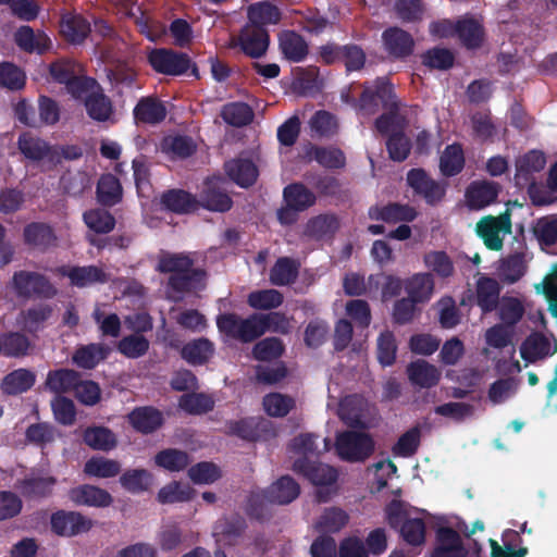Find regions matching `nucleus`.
Instances as JSON below:
<instances>
[{
    "label": "nucleus",
    "instance_id": "1",
    "mask_svg": "<svg viewBox=\"0 0 557 557\" xmlns=\"http://www.w3.org/2000/svg\"><path fill=\"white\" fill-rule=\"evenodd\" d=\"M11 288L20 299H52L58 289L50 278L36 271H15L10 282Z\"/></svg>",
    "mask_w": 557,
    "mask_h": 557
},
{
    "label": "nucleus",
    "instance_id": "2",
    "mask_svg": "<svg viewBox=\"0 0 557 557\" xmlns=\"http://www.w3.org/2000/svg\"><path fill=\"white\" fill-rule=\"evenodd\" d=\"M220 333L242 343H252L264 334L259 313L243 319L235 313H222L216 319Z\"/></svg>",
    "mask_w": 557,
    "mask_h": 557
},
{
    "label": "nucleus",
    "instance_id": "3",
    "mask_svg": "<svg viewBox=\"0 0 557 557\" xmlns=\"http://www.w3.org/2000/svg\"><path fill=\"white\" fill-rule=\"evenodd\" d=\"M334 447L343 461L363 462L373 454L375 443L368 433L348 430L336 435Z\"/></svg>",
    "mask_w": 557,
    "mask_h": 557
},
{
    "label": "nucleus",
    "instance_id": "4",
    "mask_svg": "<svg viewBox=\"0 0 557 557\" xmlns=\"http://www.w3.org/2000/svg\"><path fill=\"white\" fill-rule=\"evenodd\" d=\"M147 60L157 73L180 76L187 73L190 69V74L196 78L199 77L197 65L191 62V59L185 52L166 48H154L148 53Z\"/></svg>",
    "mask_w": 557,
    "mask_h": 557
},
{
    "label": "nucleus",
    "instance_id": "5",
    "mask_svg": "<svg viewBox=\"0 0 557 557\" xmlns=\"http://www.w3.org/2000/svg\"><path fill=\"white\" fill-rule=\"evenodd\" d=\"M17 149L25 159L32 162L46 160L51 165L60 164L58 147L51 146L48 141L32 132L26 131L20 134L17 138Z\"/></svg>",
    "mask_w": 557,
    "mask_h": 557
},
{
    "label": "nucleus",
    "instance_id": "6",
    "mask_svg": "<svg viewBox=\"0 0 557 557\" xmlns=\"http://www.w3.org/2000/svg\"><path fill=\"white\" fill-rule=\"evenodd\" d=\"M94 521L78 511L60 509L50 517V529L63 537H73L89 532Z\"/></svg>",
    "mask_w": 557,
    "mask_h": 557
},
{
    "label": "nucleus",
    "instance_id": "7",
    "mask_svg": "<svg viewBox=\"0 0 557 557\" xmlns=\"http://www.w3.org/2000/svg\"><path fill=\"white\" fill-rule=\"evenodd\" d=\"M475 231L487 249L498 251L504 245L500 234L511 233L510 213L506 211L498 216H484L476 223Z\"/></svg>",
    "mask_w": 557,
    "mask_h": 557
},
{
    "label": "nucleus",
    "instance_id": "8",
    "mask_svg": "<svg viewBox=\"0 0 557 557\" xmlns=\"http://www.w3.org/2000/svg\"><path fill=\"white\" fill-rule=\"evenodd\" d=\"M270 44V36L265 27L259 25H245L231 47L239 46L242 51L252 59H259L265 54Z\"/></svg>",
    "mask_w": 557,
    "mask_h": 557
},
{
    "label": "nucleus",
    "instance_id": "9",
    "mask_svg": "<svg viewBox=\"0 0 557 557\" xmlns=\"http://www.w3.org/2000/svg\"><path fill=\"white\" fill-rule=\"evenodd\" d=\"M407 183L430 206L438 203L446 195L445 185L431 178L423 169H411L407 174Z\"/></svg>",
    "mask_w": 557,
    "mask_h": 557
},
{
    "label": "nucleus",
    "instance_id": "10",
    "mask_svg": "<svg viewBox=\"0 0 557 557\" xmlns=\"http://www.w3.org/2000/svg\"><path fill=\"white\" fill-rule=\"evenodd\" d=\"M293 470L304 475L317 486L332 485L337 481V470L329 465L311 461L308 457H299L294 461Z\"/></svg>",
    "mask_w": 557,
    "mask_h": 557
},
{
    "label": "nucleus",
    "instance_id": "11",
    "mask_svg": "<svg viewBox=\"0 0 557 557\" xmlns=\"http://www.w3.org/2000/svg\"><path fill=\"white\" fill-rule=\"evenodd\" d=\"M384 50L393 60H405L413 53L414 39L405 29L391 26L382 33Z\"/></svg>",
    "mask_w": 557,
    "mask_h": 557
},
{
    "label": "nucleus",
    "instance_id": "12",
    "mask_svg": "<svg viewBox=\"0 0 557 557\" xmlns=\"http://www.w3.org/2000/svg\"><path fill=\"white\" fill-rule=\"evenodd\" d=\"M58 483L52 475H26L17 480L15 487L26 500L40 502L50 498Z\"/></svg>",
    "mask_w": 557,
    "mask_h": 557
},
{
    "label": "nucleus",
    "instance_id": "13",
    "mask_svg": "<svg viewBox=\"0 0 557 557\" xmlns=\"http://www.w3.org/2000/svg\"><path fill=\"white\" fill-rule=\"evenodd\" d=\"M221 178H207L199 195V208L212 212H227L233 207V199L219 185Z\"/></svg>",
    "mask_w": 557,
    "mask_h": 557
},
{
    "label": "nucleus",
    "instance_id": "14",
    "mask_svg": "<svg viewBox=\"0 0 557 557\" xmlns=\"http://www.w3.org/2000/svg\"><path fill=\"white\" fill-rule=\"evenodd\" d=\"M502 186L494 181H473L466 189L465 198L471 210H481L496 201Z\"/></svg>",
    "mask_w": 557,
    "mask_h": 557
},
{
    "label": "nucleus",
    "instance_id": "15",
    "mask_svg": "<svg viewBox=\"0 0 557 557\" xmlns=\"http://www.w3.org/2000/svg\"><path fill=\"white\" fill-rule=\"evenodd\" d=\"M546 157L540 150H530L516 161L515 184L523 189L525 184L535 182V174L544 170Z\"/></svg>",
    "mask_w": 557,
    "mask_h": 557
},
{
    "label": "nucleus",
    "instance_id": "16",
    "mask_svg": "<svg viewBox=\"0 0 557 557\" xmlns=\"http://www.w3.org/2000/svg\"><path fill=\"white\" fill-rule=\"evenodd\" d=\"M207 271L201 268H189L186 272L171 274L168 278V289L182 297L184 294L205 288Z\"/></svg>",
    "mask_w": 557,
    "mask_h": 557
},
{
    "label": "nucleus",
    "instance_id": "17",
    "mask_svg": "<svg viewBox=\"0 0 557 557\" xmlns=\"http://www.w3.org/2000/svg\"><path fill=\"white\" fill-rule=\"evenodd\" d=\"M57 272L61 276L67 277L70 284L78 288L108 281L106 272L97 265H62L57 269Z\"/></svg>",
    "mask_w": 557,
    "mask_h": 557
},
{
    "label": "nucleus",
    "instance_id": "18",
    "mask_svg": "<svg viewBox=\"0 0 557 557\" xmlns=\"http://www.w3.org/2000/svg\"><path fill=\"white\" fill-rule=\"evenodd\" d=\"M69 498L76 506L106 508L113 503L112 495L101 487L82 484L69 491Z\"/></svg>",
    "mask_w": 557,
    "mask_h": 557
},
{
    "label": "nucleus",
    "instance_id": "19",
    "mask_svg": "<svg viewBox=\"0 0 557 557\" xmlns=\"http://www.w3.org/2000/svg\"><path fill=\"white\" fill-rule=\"evenodd\" d=\"M268 432V422L253 417L225 422V434L247 442H257Z\"/></svg>",
    "mask_w": 557,
    "mask_h": 557
},
{
    "label": "nucleus",
    "instance_id": "20",
    "mask_svg": "<svg viewBox=\"0 0 557 557\" xmlns=\"http://www.w3.org/2000/svg\"><path fill=\"white\" fill-rule=\"evenodd\" d=\"M368 215L371 220L383 221L385 223L412 222L417 215V210L410 205L389 202L385 206H372L369 208Z\"/></svg>",
    "mask_w": 557,
    "mask_h": 557
},
{
    "label": "nucleus",
    "instance_id": "21",
    "mask_svg": "<svg viewBox=\"0 0 557 557\" xmlns=\"http://www.w3.org/2000/svg\"><path fill=\"white\" fill-rule=\"evenodd\" d=\"M436 541L437 545L431 557H467L468 555L459 533L453 528H440L436 532Z\"/></svg>",
    "mask_w": 557,
    "mask_h": 557
},
{
    "label": "nucleus",
    "instance_id": "22",
    "mask_svg": "<svg viewBox=\"0 0 557 557\" xmlns=\"http://www.w3.org/2000/svg\"><path fill=\"white\" fill-rule=\"evenodd\" d=\"M128 423L141 434H151L163 424L162 412L151 406L137 407L128 416Z\"/></svg>",
    "mask_w": 557,
    "mask_h": 557
},
{
    "label": "nucleus",
    "instance_id": "23",
    "mask_svg": "<svg viewBox=\"0 0 557 557\" xmlns=\"http://www.w3.org/2000/svg\"><path fill=\"white\" fill-rule=\"evenodd\" d=\"M502 286L490 276H481L476 281L475 301L483 313H491L498 308Z\"/></svg>",
    "mask_w": 557,
    "mask_h": 557
},
{
    "label": "nucleus",
    "instance_id": "24",
    "mask_svg": "<svg viewBox=\"0 0 557 557\" xmlns=\"http://www.w3.org/2000/svg\"><path fill=\"white\" fill-rule=\"evenodd\" d=\"M224 170L230 180L242 188L252 186L259 175L257 165L249 159H232L225 162Z\"/></svg>",
    "mask_w": 557,
    "mask_h": 557
},
{
    "label": "nucleus",
    "instance_id": "25",
    "mask_svg": "<svg viewBox=\"0 0 557 557\" xmlns=\"http://www.w3.org/2000/svg\"><path fill=\"white\" fill-rule=\"evenodd\" d=\"M136 124L156 125L164 121L166 108L156 97H143L133 110Z\"/></svg>",
    "mask_w": 557,
    "mask_h": 557
},
{
    "label": "nucleus",
    "instance_id": "26",
    "mask_svg": "<svg viewBox=\"0 0 557 557\" xmlns=\"http://www.w3.org/2000/svg\"><path fill=\"white\" fill-rule=\"evenodd\" d=\"M24 243L40 251H46L57 242L53 228L42 222H32L23 230Z\"/></svg>",
    "mask_w": 557,
    "mask_h": 557
},
{
    "label": "nucleus",
    "instance_id": "27",
    "mask_svg": "<svg viewBox=\"0 0 557 557\" xmlns=\"http://www.w3.org/2000/svg\"><path fill=\"white\" fill-rule=\"evenodd\" d=\"M81 373L73 369L60 368L50 370L47 374L45 386L57 396L73 393L81 379Z\"/></svg>",
    "mask_w": 557,
    "mask_h": 557
},
{
    "label": "nucleus",
    "instance_id": "28",
    "mask_svg": "<svg viewBox=\"0 0 557 557\" xmlns=\"http://www.w3.org/2000/svg\"><path fill=\"white\" fill-rule=\"evenodd\" d=\"M161 205L177 214L195 212L199 209L196 196L184 189H170L162 194Z\"/></svg>",
    "mask_w": 557,
    "mask_h": 557
},
{
    "label": "nucleus",
    "instance_id": "29",
    "mask_svg": "<svg viewBox=\"0 0 557 557\" xmlns=\"http://www.w3.org/2000/svg\"><path fill=\"white\" fill-rule=\"evenodd\" d=\"M278 46L284 58L294 63L304 61L309 52L308 44L295 30L283 32L278 37Z\"/></svg>",
    "mask_w": 557,
    "mask_h": 557
},
{
    "label": "nucleus",
    "instance_id": "30",
    "mask_svg": "<svg viewBox=\"0 0 557 557\" xmlns=\"http://www.w3.org/2000/svg\"><path fill=\"white\" fill-rule=\"evenodd\" d=\"M407 375L412 385L421 388L433 387L441 379L438 369L425 360L410 362L407 367Z\"/></svg>",
    "mask_w": 557,
    "mask_h": 557
},
{
    "label": "nucleus",
    "instance_id": "31",
    "mask_svg": "<svg viewBox=\"0 0 557 557\" xmlns=\"http://www.w3.org/2000/svg\"><path fill=\"white\" fill-rule=\"evenodd\" d=\"M61 34L71 44L79 45L91 32L90 23L81 14H64L60 23Z\"/></svg>",
    "mask_w": 557,
    "mask_h": 557
},
{
    "label": "nucleus",
    "instance_id": "32",
    "mask_svg": "<svg viewBox=\"0 0 557 557\" xmlns=\"http://www.w3.org/2000/svg\"><path fill=\"white\" fill-rule=\"evenodd\" d=\"M214 354V344L206 337L186 343L181 349V357L191 366L206 364Z\"/></svg>",
    "mask_w": 557,
    "mask_h": 557
},
{
    "label": "nucleus",
    "instance_id": "33",
    "mask_svg": "<svg viewBox=\"0 0 557 557\" xmlns=\"http://www.w3.org/2000/svg\"><path fill=\"white\" fill-rule=\"evenodd\" d=\"M97 200L103 207H113L122 201L123 188L120 180L111 174H102L97 183Z\"/></svg>",
    "mask_w": 557,
    "mask_h": 557
},
{
    "label": "nucleus",
    "instance_id": "34",
    "mask_svg": "<svg viewBox=\"0 0 557 557\" xmlns=\"http://www.w3.org/2000/svg\"><path fill=\"white\" fill-rule=\"evenodd\" d=\"M267 490L270 503L276 505L290 504L300 493L299 484L289 475L281 476Z\"/></svg>",
    "mask_w": 557,
    "mask_h": 557
},
{
    "label": "nucleus",
    "instance_id": "35",
    "mask_svg": "<svg viewBox=\"0 0 557 557\" xmlns=\"http://www.w3.org/2000/svg\"><path fill=\"white\" fill-rule=\"evenodd\" d=\"M110 348L103 344H88L78 347L72 356L73 362L82 369L92 370L108 358Z\"/></svg>",
    "mask_w": 557,
    "mask_h": 557
},
{
    "label": "nucleus",
    "instance_id": "36",
    "mask_svg": "<svg viewBox=\"0 0 557 557\" xmlns=\"http://www.w3.org/2000/svg\"><path fill=\"white\" fill-rule=\"evenodd\" d=\"M84 106L88 116L97 122L108 121L113 113L112 102L101 87L85 97Z\"/></svg>",
    "mask_w": 557,
    "mask_h": 557
},
{
    "label": "nucleus",
    "instance_id": "37",
    "mask_svg": "<svg viewBox=\"0 0 557 557\" xmlns=\"http://www.w3.org/2000/svg\"><path fill=\"white\" fill-rule=\"evenodd\" d=\"M36 382V375L28 369H17L8 373L2 381L1 388L7 395H20L29 391Z\"/></svg>",
    "mask_w": 557,
    "mask_h": 557
},
{
    "label": "nucleus",
    "instance_id": "38",
    "mask_svg": "<svg viewBox=\"0 0 557 557\" xmlns=\"http://www.w3.org/2000/svg\"><path fill=\"white\" fill-rule=\"evenodd\" d=\"M84 443L95 450L110 451L117 445L112 430L102 425L88 426L83 433Z\"/></svg>",
    "mask_w": 557,
    "mask_h": 557
},
{
    "label": "nucleus",
    "instance_id": "39",
    "mask_svg": "<svg viewBox=\"0 0 557 557\" xmlns=\"http://www.w3.org/2000/svg\"><path fill=\"white\" fill-rule=\"evenodd\" d=\"M247 15L250 25H259L264 27L265 25H276L282 18L280 9L269 2L260 1L252 3L248 7Z\"/></svg>",
    "mask_w": 557,
    "mask_h": 557
},
{
    "label": "nucleus",
    "instance_id": "40",
    "mask_svg": "<svg viewBox=\"0 0 557 557\" xmlns=\"http://www.w3.org/2000/svg\"><path fill=\"white\" fill-rule=\"evenodd\" d=\"M553 354L549 339L542 333L530 334L520 347L521 358L528 362H535Z\"/></svg>",
    "mask_w": 557,
    "mask_h": 557
},
{
    "label": "nucleus",
    "instance_id": "41",
    "mask_svg": "<svg viewBox=\"0 0 557 557\" xmlns=\"http://www.w3.org/2000/svg\"><path fill=\"white\" fill-rule=\"evenodd\" d=\"M434 289V280L431 273L413 274L405 282V290L408 298L418 304L428 301Z\"/></svg>",
    "mask_w": 557,
    "mask_h": 557
},
{
    "label": "nucleus",
    "instance_id": "42",
    "mask_svg": "<svg viewBox=\"0 0 557 557\" xmlns=\"http://www.w3.org/2000/svg\"><path fill=\"white\" fill-rule=\"evenodd\" d=\"M283 198L286 205L300 212L315 203L317 197L313 191L302 183H292L284 187Z\"/></svg>",
    "mask_w": 557,
    "mask_h": 557
},
{
    "label": "nucleus",
    "instance_id": "43",
    "mask_svg": "<svg viewBox=\"0 0 557 557\" xmlns=\"http://www.w3.org/2000/svg\"><path fill=\"white\" fill-rule=\"evenodd\" d=\"M299 274V262L289 258L281 257L270 270V282L275 286L293 284Z\"/></svg>",
    "mask_w": 557,
    "mask_h": 557
},
{
    "label": "nucleus",
    "instance_id": "44",
    "mask_svg": "<svg viewBox=\"0 0 557 557\" xmlns=\"http://www.w3.org/2000/svg\"><path fill=\"white\" fill-rule=\"evenodd\" d=\"M14 41L20 49L25 52L39 54L44 53L50 45V40L45 35H36L30 26H21L14 35Z\"/></svg>",
    "mask_w": 557,
    "mask_h": 557
},
{
    "label": "nucleus",
    "instance_id": "45",
    "mask_svg": "<svg viewBox=\"0 0 557 557\" xmlns=\"http://www.w3.org/2000/svg\"><path fill=\"white\" fill-rule=\"evenodd\" d=\"M3 355L7 358H23L29 354L30 339L22 332H7L0 336Z\"/></svg>",
    "mask_w": 557,
    "mask_h": 557
},
{
    "label": "nucleus",
    "instance_id": "46",
    "mask_svg": "<svg viewBox=\"0 0 557 557\" xmlns=\"http://www.w3.org/2000/svg\"><path fill=\"white\" fill-rule=\"evenodd\" d=\"M191 462L188 453L177 448H165L154 456V463L170 472H180L185 470Z\"/></svg>",
    "mask_w": 557,
    "mask_h": 557
},
{
    "label": "nucleus",
    "instance_id": "47",
    "mask_svg": "<svg viewBox=\"0 0 557 557\" xmlns=\"http://www.w3.org/2000/svg\"><path fill=\"white\" fill-rule=\"evenodd\" d=\"M465 168V153L460 144L448 145L440 159V170L446 177L461 173Z\"/></svg>",
    "mask_w": 557,
    "mask_h": 557
},
{
    "label": "nucleus",
    "instance_id": "48",
    "mask_svg": "<svg viewBox=\"0 0 557 557\" xmlns=\"http://www.w3.org/2000/svg\"><path fill=\"white\" fill-rule=\"evenodd\" d=\"M153 483V475L146 469H129L120 476L122 487L132 493L139 494L148 491Z\"/></svg>",
    "mask_w": 557,
    "mask_h": 557
},
{
    "label": "nucleus",
    "instance_id": "49",
    "mask_svg": "<svg viewBox=\"0 0 557 557\" xmlns=\"http://www.w3.org/2000/svg\"><path fill=\"white\" fill-rule=\"evenodd\" d=\"M214 399L205 393L183 394L178 399V407L186 413L200 416L213 410Z\"/></svg>",
    "mask_w": 557,
    "mask_h": 557
},
{
    "label": "nucleus",
    "instance_id": "50",
    "mask_svg": "<svg viewBox=\"0 0 557 557\" xmlns=\"http://www.w3.org/2000/svg\"><path fill=\"white\" fill-rule=\"evenodd\" d=\"M251 107L245 102H230L223 106L221 117L225 123L235 127H243L250 124L253 120Z\"/></svg>",
    "mask_w": 557,
    "mask_h": 557
},
{
    "label": "nucleus",
    "instance_id": "51",
    "mask_svg": "<svg viewBox=\"0 0 557 557\" xmlns=\"http://www.w3.org/2000/svg\"><path fill=\"white\" fill-rule=\"evenodd\" d=\"M457 36L466 48L475 49L482 45L484 30L474 18H462L457 21Z\"/></svg>",
    "mask_w": 557,
    "mask_h": 557
},
{
    "label": "nucleus",
    "instance_id": "52",
    "mask_svg": "<svg viewBox=\"0 0 557 557\" xmlns=\"http://www.w3.org/2000/svg\"><path fill=\"white\" fill-rule=\"evenodd\" d=\"M195 260L191 253L185 252H168L162 255L157 264V271L160 273L176 274L186 272L189 268L194 267Z\"/></svg>",
    "mask_w": 557,
    "mask_h": 557
},
{
    "label": "nucleus",
    "instance_id": "53",
    "mask_svg": "<svg viewBox=\"0 0 557 557\" xmlns=\"http://www.w3.org/2000/svg\"><path fill=\"white\" fill-rule=\"evenodd\" d=\"M338 228L339 220L332 213L317 215L307 223V233L317 239L333 236Z\"/></svg>",
    "mask_w": 557,
    "mask_h": 557
},
{
    "label": "nucleus",
    "instance_id": "54",
    "mask_svg": "<svg viewBox=\"0 0 557 557\" xmlns=\"http://www.w3.org/2000/svg\"><path fill=\"white\" fill-rule=\"evenodd\" d=\"M52 312L53 308L48 304H39L22 311L24 329L30 334L37 333L44 327L45 322L50 319Z\"/></svg>",
    "mask_w": 557,
    "mask_h": 557
},
{
    "label": "nucleus",
    "instance_id": "55",
    "mask_svg": "<svg viewBox=\"0 0 557 557\" xmlns=\"http://www.w3.org/2000/svg\"><path fill=\"white\" fill-rule=\"evenodd\" d=\"M421 443V429L414 425L399 436L392 447L395 457L409 458L413 456Z\"/></svg>",
    "mask_w": 557,
    "mask_h": 557
},
{
    "label": "nucleus",
    "instance_id": "56",
    "mask_svg": "<svg viewBox=\"0 0 557 557\" xmlns=\"http://www.w3.org/2000/svg\"><path fill=\"white\" fill-rule=\"evenodd\" d=\"M262 404L265 412L273 418H284L296 407V400L292 396L281 393L265 395Z\"/></svg>",
    "mask_w": 557,
    "mask_h": 557
},
{
    "label": "nucleus",
    "instance_id": "57",
    "mask_svg": "<svg viewBox=\"0 0 557 557\" xmlns=\"http://www.w3.org/2000/svg\"><path fill=\"white\" fill-rule=\"evenodd\" d=\"M348 520L349 516L345 510L338 507H330L324 509L315 528L323 533H336L348 523Z\"/></svg>",
    "mask_w": 557,
    "mask_h": 557
},
{
    "label": "nucleus",
    "instance_id": "58",
    "mask_svg": "<svg viewBox=\"0 0 557 557\" xmlns=\"http://www.w3.org/2000/svg\"><path fill=\"white\" fill-rule=\"evenodd\" d=\"M84 472L89 476L109 479L121 472V465L113 459L104 457H91L85 462Z\"/></svg>",
    "mask_w": 557,
    "mask_h": 557
},
{
    "label": "nucleus",
    "instance_id": "59",
    "mask_svg": "<svg viewBox=\"0 0 557 557\" xmlns=\"http://www.w3.org/2000/svg\"><path fill=\"white\" fill-rule=\"evenodd\" d=\"M421 61L430 70L447 71L454 66L455 54L447 48L434 47L422 53Z\"/></svg>",
    "mask_w": 557,
    "mask_h": 557
},
{
    "label": "nucleus",
    "instance_id": "60",
    "mask_svg": "<svg viewBox=\"0 0 557 557\" xmlns=\"http://www.w3.org/2000/svg\"><path fill=\"white\" fill-rule=\"evenodd\" d=\"M283 301V294L273 288L255 290L247 297L248 306L256 310H273L278 308Z\"/></svg>",
    "mask_w": 557,
    "mask_h": 557
},
{
    "label": "nucleus",
    "instance_id": "61",
    "mask_svg": "<svg viewBox=\"0 0 557 557\" xmlns=\"http://www.w3.org/2000/svg\"><path fill=\"white\" fill-rule=\"evenodd\" d=\"M85 224L95 233L108 234L115 226V218L107 210L97 208L83 214Z\"/></svg>",
    "mask_w": 557,
    "mask_h": 557
},
{
    "label": "nucleus",
    "instance_id": "62",
    "mask_svg": "<svg viewBox=\"0 0 557 557\" xmlns=\"http://www.w3.org/2000/svg\"><path fill=\"white\" fill-rule=\"evenodd\" d=\"M397 354V343L395 334L385 330L380 333L376 339V357L383 367H391L395 363Z\"/></svg>",
    "mask_w": 557,
    "mask_h": 557
},
{
    "label": "nucleus",
    "instance_id": "63",
    "mask_svg": "<svg viewBox=\"0 0 557 557\" xmlns=\"http://www.w3.org/2000/svg\"><path fill=\"white\" fill-rule=\"evenodd\" d=\"M524 188H527L531 203L535 207H545L557 201V188H553L548 180H546V184L531 182L525 184Z\"/></svg>",
    "mask_w": 557,
    "mask_h": 557
},
{
    "label": "nucleus",
    "instance_id": "64",
    "mask_svg": "<svg viewBox=\"0 0 557 557\" xmlns=\"http://www.w3.org/2000/svg\"><path fill=\"white\" fill-rule=\"evenodd\" d=\"M533 234L542 248L557 244V215L539 219L533 226Z\"/></svg>",
    "mask_w": 557,
    "mask_h": 557
}]
</instances>
